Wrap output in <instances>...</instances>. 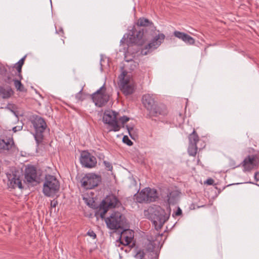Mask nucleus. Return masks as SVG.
<instances>
[{
    "instance_id": "9b49d317",
    "label": "nucleus",
    "mask_w": 259,
    "mask_h": 259,
    "mask_svg": "<svg viewBox=\"0 0 259 259\" xmlns=\"http://www.w3.org/2000/svg\"><path fill=\"white\" fill-rule=\"evenodd\" d=\"M101 181L100 176L93 173L86 174L81 180V186L85 189H92Z\"/></svg>"
},
{
    "instance_id": "7c9ffc66",
    "label": "nucleus",
    "mask_w": 259,
    "mask_h": 259,
    "mask_svg": "<svg viewBox=\"0 0 259 259\" xmlns=\"http://www.w3.org/2000/svg\"><path fill=\"white\" fill-rule=\"evenodd\" d=\"M130 120V118L127 117L126 116H123L120 118H119V120L122 124V127H124V124L126 123Z\"/></svg>"
},
{
    "instance_id": "f704fd0d",
    "label": "nucleus",
    "mask_w": 259,
    "mask_h": 259,
    "mask_svg": "<svg viewBox=\"0 0 259 259\" xmlns=\"http://www.w3.org/2000/svg\"><path fill=\"white\" fill-rule=\"evenodd\" d=\"M87 235L91 237H92L93 239H95L96 238V234L93 230H89L87 232Z\"/></svg>"
},
{
    "instance_id": "f03ea898",
    "label": "nucleus",
    "mask_w": 259,
    "mask_h": 259,
    "mask_svg": "<svg viewBox=\"0 0 259 259\" xmlns=\"http://www.w3.org/2000/svg\"><path fill=\"white\" fill-rule=\"evenodd\" d=\"M143 29L137 31L136 28L133 27L128 33L123 35L122 38L120 40V43L121 44L126 43L127 46H131L133 44L141 46L144 42L143 38Z\"/></svg>"
},
{
    "instance_id": "6e6552de",
    "label": "nucleus",
    "mask_w": 259,
    "mask_h": 259,
    "mask_svg": "<svg viewBox=\"0 0 259 259\" xmlns=\"http://www.w3.org/2000/svg\"><path fill=\"white\" fill-rule=\"evenodd\" d=\"M119 204L118 198L114 195L107 196L105 199L103 200L99 208L100 215L101 218H104L105 213L108 210V207H115Z\"/></svg>"
},
{
    "instance_id": "f257e3e1",
    "label": "nucleus",
    "mask_w": 259,
    "mask_h": 259,
    "mask_svg": "<svg viewBox=\"0 0 259 259\" xmlns=\"http://www.w3.org/2000/svg\"><path fill=\"white\" fill-rule=\"evenodd\" d=\"M60 189V182L57 178L51 175H46L42 187V193L47 197H54Z\"/></svg>"
},
{
    "instance_id": "79ce46f5",
    "label": "nucleus",
    "mask_w": 259,
    "mask_h": 259,
    "mask_svg": "<svg viewBox=\"0 0 259 259\" xmlns=\"http://www.w3.org/2000/svg\"><path fill=\"white\" fill-rule=\"evenodd\" d=\"M254 179L256 181H259V171L255 173Z\"/></svg>"
},
{
    "instance_id": "4be33fe9",
    "label": "nucleus",
    "mask_w": 259,
    "mask_h": 259,
    "mask_svg": "<svg viewBox=\"0 0 259 259\" xmlns=\"http://www.w3.org/2000/svg\"><path fill=\"white\" fill-rule=\"evenodd\" d=\"M179 195V192L177 190H172L169 191L167 194V200L168 204H173L175 203L178 199Z\"/></svg>"
},
{
    "instance_id": "4c0bfd02",
    "label": "nucleus",
    "mask_w": 259,
    "mask_h": 259,
    "mask_svg": "<svg viewBox=\"0 0 259 259\" xmlns=\"http://www.w3.org/2000/svg\"><path fill=\"white\" fill-rule=\"evenodd\" d=\"M22 126H14L12 128V131L15 133L17 131H20L22 130Z\"/></svg>"
},
{
    "instance_id": "cd10ccee",
    "label": "nucleus",
    "mask_w": 259,
    "mask_h": 259,
    "mask_svg": "<svg viewBox=\"0 0 259 259\" xmlns=\"http://www.w3.org/2000/svg\"><path fill=\"white\" fill-rule=\"evenodd\" d=\"M128 64L125 65L126 66L129 67L131 70H134L138 66V63L133 60L126 61Z\"/></svg>"
},
{
    "instance_id": "c756f323",
    "label": "nucleus",
    "mask_w": 259,
    "mask_h": 259,
    "mask_svg": "<svg viewBox=\"0 0 259 259\" xmlns=\"http://www.w3.org/2000/svg\"><path fill=\"white\" fill-rule=\"evenodd\" d=\"M145 255V253L142 250H139L135 254V257L137 259H142Z\"/></svg>"
},
{
    "instance_id": "4468645a",
    "label": "nucleus",
    "mask_w": 259,
    "mask_h": 259,
    "mask_svg": "<svg viewBox=\"0 0 259 259\" xmlns=\"http://www.w3.org/2000/svg\"><path fill=\"white\" fill-rule=\"evenodd\" d=\"M165 38V35L162 34H158L147 45L145 48L141 50V54L146 55L148 52L158 48Z\"/></svg>"
},
{
    "instance_id": "f8f14e48",
    "label": "nucleus",
    "mask_w": 259,
    "mask_h": 259,
    "mask_svg": "<svg viewBox=\"0 0 259 259\" xmlns=\"http://www.w3.org/2000/svg\"><path fill=\"white\" fill-rule=\"evenodd\" d=\"M117 115V113L112 110H107L104 112L103 120L111 127L110 131L117 132L120 129L118 123Z\"/></svg>"
},
{
    "instance_id": "412c9836",
    "label": "nucleus",
    "mask_w": 259,
    "mask_h": 259,
    "mask_svg": "<svg viewBox=\"0 0 259 259\" xmlns=\"http://www.w3.org/2000/svg\"><path fill=\"white\" fill-rule=\"evenodd\" d=\"M150 113L154 116H157L158 115H165L167 113V110L164 105H156L153 108V111H151Z\"/></svg>"
},
{
    "instance_id": "9d476101",
    "label": "nucleus",
    "mask_w": 259,
    "mask_h": 259,
    "mask_svg": "<svg viewBox=\"0 0 259 259\" xmlns=\"http://www.w3.org/2000/svg\"><path fill=\"white\" fill-rule=\"evenodd\" d=\"M104 83L99 89L92 95V99L95 105L102 107L108 101L109 97L106 93V88Z\"/></svg>"
},
{
    "instance_id": "72a5a7b5",
    "label": "nucleus",
    "mask_w": 259,
    "mask_h": 259,
    "mask_svg": "<svg viewBox=\"0 0 259 259\" xmlns=\"http://www.w3.org/2000/svg\"><path fill=\"white\" fill-rule=\"evenodd\" d=\"M104 164L106 167V168L108 170H112L113 168V166L112 164L108 161H104Z\"/></svg>"
},
{
    "instance_id": "aec40b11",
    "label": "nucleus",
    "mask_w": 259,
    "mask_h": 259,
    "mask_svg": "<svg viewBox=\"0 0 259 259\" xmlns=\"http://www.w3.org/2000/svg\"><path fill=\"white\" fill-rule=\"evenodd\" d=\"M174 35L188 45H193L195 44V39L187 33L179 31H175L174 32Z\"/></svg>"
},
{
    "instance_id": "a211bd4d",
    "label": "nucleus",
    "mask_w": 259,
    "mask_h": 259,
    "mask_svg": "<svg viewBox=\"0 0 259 259\" xmlns=\"http://www.w3.org/2000/svg\"><path fill=\"white\" fill-rule=\"evenodd\" d=\"M38 180L36 168L33 166H29L25 170V181L28 183H37Z\"/></svg>"
},
{
    "instance_id": "a19ab883",
    "label": "nucleus",
    "mask_w": 259,
    "mask_h": 259,
    "mask_svg": "<svg viewBox=\"0 0 259 259\" xmlns=\"http://www.w3.org/2000/svg\"><path fill=\"white\" fill-rule=\"evenodd\" d=\"M25 56L21 58L18 62L17 63L21 65V66H23L24 63V60L25 59Z\"/></svg>"
},
{
    "instance_id": "c9c22d12",
    "label": "nucleus",
    "mask_w": 259,
    "mask_h": 259,
    "mask_svg": "<svg viewBox=\"0 0 259 259\" xmlns=\"http://www.w3.org/2000/svg\"><path fill=\"white\" fill-rule=\"evenodd\" d=\"M214 182V181L212 179L209 178L204 182V184H206L208 185H212L213 184Z\"/></svg>"
},
{
    "instance_id": "2f4dec72",
    "label": "nucleus",
    "mask_w": 259,
    "mask_h": 259,
    "mask_svg": "<svg viewBox=\"0 0 259 259\" xmlns=\"http://www.w3.org/2000/svg\"><path fill=\"white\" fill-rule=\"evenodd\" d=\"M124 143L126 144L128 146H132L133 144V142L128 138L127 136H124L122 139Z\"/></svg>"
},
{
    "instance_id": "b1692460",
    "label": "nucleus",
    "mask_w": 259,
    "mask_h": 259,
    "mask_svg": "<svg viewBox=\"0 0 259 259\" xmlns=\"http://www.w3.org/2000/svg\"><path fill=\"white\" fill-rule=\"evenodd\" d=\"M188 138L189 144L197 145V143L199 140V137L197 134L195 129H194L192 133L189 135Z\"/></svg>"
},
{
    "instance_id": "20e7f679",
    "label": "nucleus",
    "mask_w": 259,
    "mask_h": 259,
    "mask_svg": "<svg viewBox=\"0 0 259 259\" xmlns=\"http://www.w3.org/2000/svg\"><path fill=\"white\" fill-rule=\"evenodd\" d=\"M151 218L155 229L158 230L168 219L169 215L166 214L164 209L160 206H157L151 214Z\"/></svg>"
},
{
    "instance_id": "6ab92c4d",
    "label": "nucleus",
    "mask_w": 259,
    "mask_h": 259,
    "mask_svg": "<svg viewBox=\"0 0 259 259\" xmlns=\"http://www.w3.org/2000/svg\"><path fill=\"white\" fill-rule=\"evenodd\" d=\"M142 102L145 107L149 111H153V108L156 105L154 98L152 95L146 94L143 96Z\"/></svg>"
},
{
    "instance_id": "5701e85b",
    "label": "nucleus",
    "mask_w": 259,
    "mask_h": 259,
    "mask_svg": "<svg viewBox=\"0 0 259 259\" xmlns=\"http://www.w3.org/2000/svg\"><path fill=\"white\" fill-rule=\"evenodd\" d=\"M14 93L11 88H4L0 87V95L3 99L10 98Z\"/></svg>"
},
{
    "instance_id": "423d86ee",
    "label": "nucleus",
    "mask_w": 259,
    "mask_h": 259,
    "mask_svg": "<svg viewBox=\"0 0 259 259\" xmlns=\"http://www.w3.org/2000/svg\"><path fill=\"white\" fill-rule=\"evenodd\" d=\"M32 124L35 130L34 136L37 143L42 141L43 139V133L47 127L45 120L38 116H36L32 121Z\"/></svg>"
},
{
    "instance_id": "7ed1b4c3",
    "label": "nucleus",
    "mask_w": 259,
    "mask_h": 259,
    "mask_svg": "<svg viewBox=\"0 0 259 259\" xmlns=\"http://www.w3.org/2000/svg\"><path fill=\"white\" fill-rule=\"evenodd\" d=\"M105 222L107 227L111 230L123 229L127 227L124 216L118 211L113 212L109 217L107 218Z\"/></svg>"
},
{
    "instance_id": "dca6fc26",
    "label": "nucleus",
    "mask_w": 259,
    "mask_h": 259,
    "mask_svg": "<svg viewBox=\"0 0 259 259\" xmlns=\"http://www.w3.org/2000/svg\"><path fill=\"white\" fill-rule=\"evenodd\" d=\"M80 160L81 164L87 168L94 167L97 164L96 157L86 151H84L81 154Z\"/></svg>"
},
{
    "instance_id": "58836bf2",
    "label": "nucleus",
    "mask_w": 259,
    "mask_h": 259,
    "mask_svg": "<svg viewBox=\"0 0 259 259\" xmlns=\"http://www.w3.org/2000/svg\"><path fill=\"white\" fill-rule=\"evenodd\" d=\"M230 166L232 167L233 168L239 166V165L236 164L235 161L233 160H230Z\"/></svg>"
},
{
    "instance_id": "f3484780",
    "label": "nucleus",
    "mask_w": 259,
    "mask_h": 259,
    "mask_svg": "<svg viewBox=\"0 0 259 259\" xmlns=\"http://www.w3.org/2000/svg\"><path fill=\"white\" fill-rule=\"evenodd\" d=\"M120 234L119 238V242L123 245H127L131 243L134 237V232L130 229L124 228Z\"/></svg>"
},
{
    "instance_id": "0eeeda50",
    "label": "nucleus",
    "mask_w": 259,
    "mask_h": 259,
    "mask_svg": "<svg viewBox=\"0 0 259 259\" xmlns=\"http://www.w3.org/2000/svg\"><path fill=\"white\" fill-rule=\"evenodd\" d=\"M157 198V193L155 189L145 188L137 195L136 199L139 203H149L155 201Z\"/></svg>"
},
{
    "instance_id": "1a4fd4ad",
    "label": "nucleus",
    "mask_w": 259,
    "mask_h": 259,
    "mask_svg": "<svg viewBox=\"0 0 259 259\" xmlns=\"http://www.w3.org/2000/svg\"><path fill=\"white\" fill-rule=\"evenodd\" d=\"M16 146L12 137H0V154L7 155L13 153Z\"/></svg>"
},
{
    "instance_id": "e433bc0d",
    "label": "nucleus",
    "mask_w": 259,
    "mask_h": 259,
    "mask_svg": "<svg viewBox=\"0 0 259 259\" xmlns=\"http://www.w3.org/2000/svg\"><path fill=\"white\" fill-rule=\"evenodd\" d=\"M58 201L54 199L51 201V206L52 208H55L58 205Z\"/></svg>"
},
{
    "instance_id": "473e14b6",
    "label": "nucleus",
    "mask_w": 259,
    "mask_h": 259,
    "mask_svg": "<svg viewBox=\"0 0 259 259\" xmlns=\"http://www.w3.org/2000/svg\"><path fill=\"white\" fill-rule=\"evenodd\" d=\"M125 126L127 130L129 135L132 138L131 133L134 130V124H128V125H126Z\"/></svg>"
},
{
    "instance_id": "a878e982",
    "label": "nucleus",
    "mask_w": 259,
    "mask_h": 259,
    "mask_svg": "<svg viewBox=\"0 0 259 259\" xmlns=\"http://www.w3.org/2000/svg\"><path fill=\"white\" fill-rule=\"evenodd\" d=\"M137 25L138 26H149L153 25L152 22L145 18H140L138 20Z\"/></svg>"
},
{
    "instance_id": "ea45409f",
    "label": "nucleus",
    "mask_w": 259,
    "mask_h": 259,
    "mask_svg": "<svg viewBox=\"0 0 259 259\" xmlns=\"http://www.w3.org/2000/svg\"><path fill=\"white\" fill-rule=\"evenodd\" d=\"M182 213V211L180 207H178L177 210L175 213V216H179Z\"/></svg>"
},
{
    "instance_id": "bb28decb",
    "label": "nucleus",
    "mask_w": 259,
    "mask_h": 259,
    "mask_svg": "<svg viewBox=\"0 0 259 259\" xmlns=\"http://www.w3.org/2000/svg\"><path fill=\"white\" fill-rule=\"evenodd\" d=\"M197 145L189 144L188 152L190 155L195 156L197 152Z\"/></svg>"
},
{
    "instance_id": "2eb2a0df",
    "label": "nucleus",
    "mask_w": 259,
    "mask_h": 259,
    "mask_svg": "<svg viewBox=\"0 0 259 259\" xmlns=\"http://www.w3.org/2000/svg\"><path fill=\"white\" fill-rule=\"evenodd\" d=\"M259 159L255 155H249L246 157L241 164L243 167V170L250 171L258 166Z\"/></svg>"
},
{
    "instance_id": "393cba45",
    "label": "nucleus",
    "mask_w": 259,
    "mask_h": 259,
    "mask_svg": "<svg viewBox=\"0 0 259 259\" xmlns=\"http://www.w3.org/2000/svg\"><path fill=\"white\" fill-rule=\"evenodd\" d=\"M19 79H13L14 84L17 91L21 92H24L26 91L24 86L21 83L20 78L19 77Z\"/></svg>"
},
{
    "instance_id": "a18cd8bd",
    "label": "nucleus",
    "mask_w": 259,
    "mask_h": 259,
    "mask_svg": "<svg viewBox=\"0 0 259 259\" xmlns=\"http://www.w3.org/2000/svg\"><path fill=\"white\" fill-rule=\"evenodd\" d=\"M11 112H12V113H13V114H14V115H15L17 117H18V116H17V115L16 114V112H15V111H13V110H11Z\"/></svg>"
},
{
    "instance_id": "ddd939ff",
    "label": "nucleus",
    "mask_w": 259,
    "mask_h": 259,
    "mask_svg": "<svg viewBox=\"0 0 259 259\" xmlns=\"http://www.w3.org/2000/svg\"><path fill=\"white\" fill-rule=\"evenodd\" d=\"M18 173L13 171H10L6 173L9 188L12 189L23 188L22 182Z\"/></svg>"
},
{
    "instance_id": "37998d69",
    "label": "nucleus",
    "mask_w": 259,
    "mask_h": 259,
    "mask_svg": "<svg viewBox=\"0 0 259 259\" xmlns=\"http://www.w3.org/2000/svg\"><path fill=\"white\" fill-rule=\"evenodd\" d=\"M56 33H63V30L62 28H60L58 30H56Z\"/></svg>"
},
{
    "instance_id": "39448f33",
    "label": "nucleus",
    "mask_w": 259,
    "mask_h": 259,
    "mask_svg": "<svg viewBox=\"0 0 259 259\" xmlns=\"http://www.w3.org/2000/svg\"><path fill=\"white\" fill-rule=\"evenodd\" d=\"M121 73L119 76L120 80L119 87L121 92L125 96L131 95L134 91V85L131 82L130 77H127V72L122 68Z\"/></svg>"
},
{
    "instance_id": "c03bdc74",
    "label": "nucleus",
    "mask_w": 259,
    "mask_h": 259,
    "mask_svg": "<svg viewBox=\"0 0 259 259\" xmlns=\"http://www.w3.org/2000/svg\"><path fill=\"white\" fill-rule=\"evenodd\" d=\"M81 92H82V90H81L76 95V97H78V96L80 95L81 93Z\"/></svg>"
},
{
    "instance_id": "c85d7f7f",
    "label": "nucleus",
    "mask_w": 259,
    "mask_h": 259,
    "mask_svg": "<svg viewBox=\"0 0 259 259\" xmlns=\"http://www.w3.org/2000/svg\"><path fill=\"white\" fill-rule=\"evenodd\" d=\"M22 67V66L18 64L17 63H16L14 65V68H15L17 69V70L18 71V75L19 77L20 78V79H21L22 78V76L21 74Z\"/></svg>"
}]
</instances>
